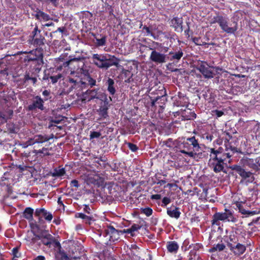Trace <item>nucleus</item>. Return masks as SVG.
<instances>
[{
	"label": "nucleus",
	"mask_w": 260,
	"mask_h": 260,
	"mask_svg": "<svg viewBox=\"0 0 260 260\" xmlns=\"http://www.w3.org/2000/svg\"><path fill=\"white\" fill-rule=\"evenodd\" d=\"M43 63V56L37 58L34 61L31 62L30 64L31 66L33 67V69L37 73H39L42 68V64Z\"/></svg>",
	"instance_id": "nucleus-29"
},
{
	"label": "nucleus",
	"mask_w": 260,
	"mask_h": 260,
	"mask_svg": "<svg viewBox=\"0 0 260 260\" xmlns=\"http://www.w3.org/2000/svg\"><path fill=\"white\" fill-rule=\"evenodd\" d=\"M105 161V160H103L102 159V157H101L99 160H98L96 161V163H97L98 164V168L99 169H103V168H104L105 167V165L106 164L104 163V162H103L102 164H101L100 162V161Z\"/></svg>",
	"instance_id": "nucleus-51"
},
{
	"label": "nucleus",
	"mask_w": 260,
	"mask_h": 260,
	"mask_svg": "<svg viewBox=\"0 0 260 260\" xmlns=\"http://www.w3.org/2000/svg\"><path fill=\"white\" fill-rule=\"evenodd\" d=\"M106 70L113 66L118 67L119 65L120 60L114 55L109 58H107V56L106 55Z\"/></svg>",
	"instance_id": "nucleus-23"
},
{
	"label": "nucleus",
	"mask_w": 260,
	"mask_h": 260,
	"mask_svg": "<svg viewBox=\"0 0 260 260\" xmlns=\"http://www.w3.org/2000/svg\"><path fill=\"white\" fill-rule=\"evenodd\" d=\"M37 154H43L44 155H49L48 149L47 148L43 147L42 149H40L37 151L36 152Z\"/></svg>",
	"instance_id": "nucleus-46"
},
{
	"label": "nucleus",
	"mask_w": 260,
	"mask_h": 260,
	"mask_svg": "<svg viewBox=\"0 0 260 260\" xmlns=\"http://www.w3.org/2000/svg\"><path fill=\"white\" fill-rule=\"evenodd\" d=\"M240 176L242 178L240 182L243 183L245 182L246 184L252 183L255 180L253 173L250 171H246L245 169H244Z\"/></svg>",
	"instance_id": "nucleus-19"
},
{
	"label": "nucleus",
	"mask_w": 260,
	"mask_h": 260,
	"mask_svg": "<svg viewBox=\"0 0 260 260\" xmlns=\"http://www.w3.org/2000/svg\"><path fill=\"white\" fill-rule=\"evenodd\" d=\"M140 229L141 226L138 224H134L130 228L124 230L123 233L130 234L131 236H133L134 234L133 233Z\"/></svg>",
	"instance_id": "nucleus-36"
},
{
	"label": "nucleus",
	"mask_w": 260,
	"mask_h": 260,
	"mask_svg": "<svg viewBox=\"0 0 260 260\" xmlns=\"http://www.w3.org/2000/svg\"><path fill=\"white\" fill-rule=\"evenodd\" d=\"M40 16L44 20H48L49 19V15L47 14L46 13L42 12L40 11Z\"/></svg>",
	"instance_id": "nucleus-59"
},
{
	"label": "nucleus",
	"mask_w": 260,
	"mask_h": 260,
	"mask_svg": "<svg viewBox=\"0 0 260 260\" xmlns=\"http://www.w3.org/2000/svg\"><path fill=\"white\" fill-rule=\"evenodd\" d=\"M212 67H209L205 62H202L198 65V69L206 78H212L214 76V73L211 70Z\"/></svg>",
	"instance_id": "nucleus-14"
},
{
	"label": "nucleus",
	"mask_w": 260,
	"mask_h": 260,
	"mask_svg": "<svg viewBox=\"0 0 260 260\" xmlns=\"http://www.w3.org/2000/svg\"><path fill=\"white\" fill-rule=\"evenodd\" d=\"M42 215L44 217L45 219L49 222L53 219V215L51 213L48 212L46 209H44V212H43Z\"/></svg>",
	"instance_id": "nucleus-37"
},
{
	"label": "nucleus",
	"mask_w": 260,
	"mask_h": 260,
	"mask_svg": "<svg viewBox=\"0 0 260 260\" xmlns=\"http://www.w3.org/2000/svg\"><path fill=\"white\" fill-rule=\"evenodd\" d=\"M202 247V245L200 243H196L193 245V249L192 250H196L197 252V250H199L200 248Z\"/></svg>",
	"instance_id": "nucleus-63"
},
{
	"label": "nucleus",
	"mask_w": 260,
	"mask_h": 260,
	"mask_svg": "<svg viewBox=\"0 0 260 260\" xmlns=\"http://www.w3.org/2000/svg\"><path fill=\"white\" fill-rule=\"evenodd\" d=\"M167 249L168 252L172 253H176L179 249V245L175 241H170L167 243Z\"/></svg>",
	"instance_id": "nucleus-25"
},
{
	"label": "nucleus",
	"mask_w": 260,
	"mask_h": 260,
	"mask_svg": "<svg viewBox=\"0 0 260 260\" xmlns=\"http://www.w3.org/2000/svg\"><path fill=\"white\" fill-rule=\"evenodd\" d=\"M83 211L88 214L90 213L91 209L88 205H85L83 208Z\"/></svg>",
	"instance_id": "nucleus-62"
},
{
	"label": "nucleus",
	"mask_w": 260,
	"mask_h": 260,
	"mask_svg": "<svg viewBox=\"0 0 260 260\" xmlns=\"http://www.w3.org/2000/svg\"><path fill=\"white\" fill-rule=\"evenodd\" d=\"M177 37V35L174 33L172 35L169 34L168 36H166L165 38L167 39L170 40L171 43H173V41H174L175 40V38Z\"/></svg>",
	"instance_id": "nucleus-54"
},
{
	"label": "nucleus",
	"mask_w": 260,
	"mask_h": 260,
	"mask_svg": "<svg viewBox=\"0 0 260 260\" xmlns=\"http://www.w3.org/2000/svg\"><path fill=\"white\" fill-rule=\"evenodd\" d=\"M236 234V233H231L224 241L230 251L234 256L238 257L245 252L247 246L245 244L239 242Z\"/></svg>",
	"instance_id": "nucleus-2"
},
{
	"label": "nucleus",
	"mask_w": 260,
	"mask_h": 260,
	"mask_svg": "<svg viewBox=\"0 0 260 260\" xmlns=\"http://www.w3.org/2000/svg\"><path fill=\"white\" fill-rule=\"evenodd\" d=\"M47 100V98L43 100L39 95L35 96L32 99L31 103L28 105L27 110L28 111H35L39 109L43 111L45 109L44 106V101Z\"/></svg>",
	"instance_id": "nucleus-8"
},
{
	"label": "nucleus",
	"mask_w": 260,
	"mask_h": 260,
	"mask_svg": "<svg viewBox=\"0 0 260 260\" xmlns=\"http://www.w3.org/2000/svg\"><path fill=\"white\" fill-rule=\"evenodd\" d=\"M170 202H171L170 198H169L168 197H164L162 200V206H166L167 205H168Z\"/></svg>",
	"instance_id": "nucleus-56"
},
{
	"label": "nucleus",
	"mask_w": 260,
	"mask_h": 260,
	"mask_svg": "<svg viewBox=\"0 0 260 260\" xmlns=\"http://www.w3.org/2000/svg\"><path fill=\"white\" fill-rule=\"evenodd\" d=\"M183 52L181 48H179L177 51H170L169 55L170 56L171 61L178 62L183 56Z\"/></svg>",
	"instance_id": "nucleus-21"
},
{
	"label": "nucleus",
	"mask_w": 260,
	"mask_h": 260,
	"mask_svg": "<svg viewBox=\"0 0 260 260\" xmlns=\"http://www.w3.org/2000/svg\"><path fill=\"white\" fill-rule=\"evenodd\" d=\"M57 31H59L60 32H61L63 34L67 35V30L66 27H64V26L58 27L57 30L56 31H55L54 32H56Z\"/></svg>",
	"instance_id": "nucleus-52"
},
{
	"label": "nucleus",
	"mask_w": 260,
	"mask_h": 260,
	"mask_svg": "<svg viewBox=\"0 0 260 260\" xmlns=\"http://www.w3.org/2000/svg\"><path fill=\"white\" fill-rule=\"evenodd\" d=\"M117 185L116 184L114 183L110 184L108 187V188L109 189V193L110 194H112V196H115L114 194V191H112V188H113L114 189H115V187H116Z\"/></svg>",
	"instance_id": "nucleus-60"
},
{
	"label": "nucleus",
	"mask_w": 260,
	"mask_h": 260,
	"mask_svg": "<svg viewBox=\"0 0 260 260\" xmlns=\"http://www.w3.org/2000/svg\"><path fill=\"white\" fill-rule=\"evenodd\" d=\"M62 77V75L59 73L55 76H51L49 77V79L51 80V82L54 84L56 83L58 81V80ZM46 79H48L49 78H47Z\"/></svg>",
	"instance_id": "nucleus-42"
},
{
	"label": "nucleus",
	"mask_w": 260,
	"mask_h": 260,
	"mask_svg": "<svg viewBox=\"0 0 260 260\" xmlns=\"http://www.w3.org/2000/svg\"><path fill=\"white\" fill-rule=\"evenodd\" d=\"M33 260H45V258L44 256L39 255L35 258Z\"/></svg>",
	"instance_id": "nucleus-64"
},
{
	"label": "nucleus",
	"mask_w": 260,
	"mask_h": 260,
	"mask_svg": "<svg viewBox=\"0 0 260 260\" xmlns=\"http://www.w3.org/2000/svg\"><path fill=\"white\" fill-rule=\"evenodd\" d=\"M69 82L71 84H73L72 85V87L76 88L77 85L80 84L81 85V78L76 76L75 78L69 77Z\"/></svg>",
	"instance_id": "nucleus-34"
},
{
	"label": "nucleus",
	"mask_w": 260,
	"mask_h": 260,
	"mask_svg": "<svg viewBox=\"0 0 260 260\" xmlns=\"http://www.w3.org/2000/svg\"><path fill=\"white\" fill-rule=\"evenodd\" d=\"M225 160H209V166L213 169V170L215 173H219L220 172H223L224 171V165Z\"/></svg>",
	"instance_id": "nucleus-18"
},
{
	"label": "nucleus",
	"mask_w": 260,
	"mask_h": 260,
	"mask_svg": "<svg viewBox=\"0 0 260 260\" xmlns=\"http://www.w3.org/2000/svg\"><path fill=\"white\" fill-rule=\"evenodd\" d=\"M143 30H145L147 32V35H150L151 36L153 37V38L154 39H156V37L154 36V35L151 32V31L150 29V28L146 25H144L143 27Z\"/></svg>",
	"instance_id": "nucleus-50"
},
{
	"label": "nucleus",
	"mask_w": 260,
	"mask_h": 260,
	"mask_svg": "<svg viewBox=\"0 0 260 260\" xmlns=\"http://www.w3.org/2000/svg\"><path fill=\"white\" fill-rule=\"evenodd\" d=\"M33 213L34 209L32 208L26 207L23 213V216L24 218L31 220L32 219Z\"/></svg>",
	"instance_id": "nucleus-32"
},
{
	"label": "nucleus",
	"mask_w": 260,
	"mask_h": 260,
	"mask_svg": "<svg viewBox=\"0 0 260 260\" xmlns=\"http://www.w3.org/2000/svg\"><path fill=\"white\" fill-rule=\"evenodd\" d=\"M127 146L128 148L132 151V152H136L138 150V147L137 146V145L132 143H127Z\"/></svg>",
	"instance_id": "nucleus-47"
},
{
	"label": "nucleus",
	"mask_w": 260,
	"mask_h": 260,
	"mask_svg": "<svg viewBox=\"0 0 260 260\" xmlns=\"http://www.w3.org/2000/svg\"><path fill=\"white\" fill-rule=\"evenodd\" d=\"M103 235L105 237L109 236V240L111 242H115L119 238V231L111 225L107 226L105 229Z\"/></svg>",
	"instance_id": "nucleus-13"
},
{
	"label": "nucleus",
	"mask_w": 260,
	"mask_h": 260,
	"mask_svg": "<svg viewBox=\"0 0 260 260\" xmlns=\"http://www.w3.org/2000/svg\"><path fill=\"white\" fill-rule=\"evenodd\" d=\"M77 218H80L83 220V221L88 225H90L92 221H94L93 217L84 214L82 213H77L75 215Z\"/></svg>",
	"instance_id": "nucleus-30"
},
{
	"label": "nucleus",
	"mask_w": 260,
	"mask_h": 260,
	"mask_svg": "<svg viewBox=\"0 0 260 260\" xmlns=\"http://www.w3.org/2000/svg\"><path fill=\"white\" fill-rule=\"evenodd\" d=\"M177 151L187 155L190 157L195 158L197 155V151L200 149L198 140L194 136L187 138L176 146Z\"/></svg>",
	"instance_id": "nucleus-1"
},
{
	"label": "nucleus",
	"mask_w": 260,
	"mask_h": 260,
	"mask_svg": "<svg viewBox=\"0 0 260 260\" xmlns=\"http://www.w3.org/2000/svg\"><path fill=\"white\" fill-rule=\"evenodd\" d=\"M93 63L100 69H106V55L93 54L92 56Z\"/></svg>",
	"instance_id": "nucleus-16"
},
{
	"label": "nucleus",
	"mask_w": 260,
	"mask_h": 260,
	"mask_svg": "<svg viewBox=\"0 0 260 260\" xmlns=\"http://www.w3.org/2000/svg\"><path fill=\"white\" fill-rule=\"evenodd\" d=\"M188 260H198L199 256L196 250H190L188 256Z\"/></svg>",
	"instance_id": "nucleus-39"
},
{
	"label": "nucleus",
	"mask_w": 260,
	"mask_h": 260,
	"mask_svg": "<svg viewBox=\"0 0 260 260\" xmlns=\"http://www.w3.org/2000/svg\"><path fill=\"white\" fill-rule=\"evenodd\" d=\"M167 213L170 217L176 219H178L181 214L179 208L173 205L167 208Z\"/></svg>",
	"instance_id": "nucleus-22"
},
{
	"label": "nucleus",
	"mask_w": 260,
	"mask_h": 260,
	"mask_svg": "<svg viewBox=\"0 0 260 260\" xmlns=\"http://www.w3.org/2000/svg\"><path fill=\"white\" fill-rule=\"evenodd\" d=\"M44 208H37L36 209L35 215V216L39 217V222L43 221L40 216L42 215L43 212H44Z\"/></svg>",
	"instance_id": "nucleus-41"
},
{
	"label": "nucleus",
	"mask_w": 260,
	"mask_h": 260,
	"mask_svg": "<svg viewBox=\"0 0 260 260\" xmlns=\"http://www.w3.org/2000/svg\"><path fill=\"white\" fill-rule=\"evenodd\" d=\"M245 164L249 168L254 170L255 172H258L259 169L258 168V165L256 162V159L246 158L244 161Z\"/></svg>",
	"instance_id": "nucleus-28"
},
{
	"label": "nucleus",
	"mask_w": 260,
	"mask_h": 260,
	"mask_svg": "<svg viewBox=\"0 0 260 260\" xmlns=\"http://www.w3.org/2000/svg\"><path fill=\"white\" fill-rule=\"evenodd\" d=\"M215 148V151L218 153H220L221 154H225V149H224L222 147H218L217 148Z\"/></svg>",
	"instance_id": "nucleus-58"
},
{
	"label": "nucleus",
	"mask_w": 260,
	"mask_h": 260,
	"mask_svg": "<svg viewBox=\"0 0 260 260\" xmlns=\"http://www.w3.org/2000/svg\"><path fill=\"white\" fill-rule=\"evenodd\" d=\"M159 91H161L160 95H158L154 99H152V98L150 96V99H151V106L152 107H155L156 104H158V106L161 108L164 107V105H159V101L164 100L165 95H166V91L164 87H162V89L160 90ZM163 105H164V104H163Z\"/></svg>",
	"instance_id": "nucleus-20"
},
{
	"label": "nucleus",
	"mask_w": 260,
	"mask_h": 260,
	"mask_svg": "<svg viewBox=\"0 0 260 260\" xmlns=\"http://www.w3.org/2000/svg\"><path fill=\"white\" fill-rule=\"evenodd\" d=\"M79 186L80 185L79 184L78 181L76 179L72 180L70 183V186L72 187H75L76 188H78L79 187Z\"/></svg>",
	"instance_id": "nucleus-55"
},
{
	"label": "nucleus",
	"mask_w": 260,
	"mask_h": 260,
	"mask_svg": "<svg viewBox=\"0 0 260 260\" xmlns=\"http://www.w3.org/2000/svg\"><path fill=\"white\" fill-rule=\"evenodd\" d=\"M149 50H152L149 59L150 60L156 64H162L167 61L166 55L157 52L152 48L149 47Z\"/></svg>",
	"instance_id": "nucleus-11"
},
{
	"label": "nucleus",
	"mask_w": 260,
	"mask_h": 260,
	"mask_svg": "<svg viewBox=\"0 0 260 260\" xmlns=\"http://www.w3.org/2000/svg\"><path fill=\"white\" fill-rule=\"evenodd\" d=\"M36 238L40 240L41 243L48 248L53 247L60 250L61 245L54 237L49 234L47 231L42 232L40 234L36 235Z\"/></svg>",
	"instance_id": "nucleus-7"
},
{
	"label": "nucleus",
	"mask_w": 260,
	"mask_h": 260,
	"mask_svg": "<svg viewBox=\"0 0 260 260\" xmlns=\"http://www.w3.org/2000/svg\"><path fill=\"white\" fill-rule=\"evenodd\" d=\"M182 17H174L169 22L170 25L175 31L181 32L183 31Z\"/></svg>",
	"instance_id": "nucleus-15"
},
{
	"label": "nucleus",
	"mask_w": 260,
	"mask_h": 260,
	"mask_svg": "<svg viewBox=\"0 0 260 260\" xmlns=\"http://www.w3.org/2000/svg\"><path fill=\"white\" fill-rule=\"evenodd\" d=\"M41 30L39 29L37 25H36L31 34L32 44L36 47H40L45 44V38L41 35Z\"/></svg>",
	"instance_id": "nucleus-10"
},
{
	"label": "nucleus",
	"mask_w": 260,
	"mask_h": 260,
	"mask_svg": "<svg viewBox=\"0 0 260 260\" xmlns=\"http://www.w3.org/2000/svg\"><path fill=\"white\" fill-rule=\"evenodd\" d=\"M225 248V245L223 243H218L214 244L213 246L209 249V252L211 253L216 251H222Z\"/></svg>",
	"instance_id": "nucleus-31"
},
{
	"label": "nucleus",
	"mask_w": 260,
	"mask_h": 260,
	"mask_svg": "<svg viewBox=\"0 0 260 260\" xmlns=\"http://www.w3.org/2000/svg\"><path fill=\"white\" fill-rule=\"evenodd\" d=\"M230 168L232 170L236 171L240 175L244 169L242 168L241 166L238 165H234L230 167Z\"/></svg>",
	"instance_id": "nucleus-40"
},
{
	"label": "nucleus",
	"mask_w": 260,
	"mask_h": 260,
	"mask_svg": "<svg viewBox=\"0 0 260 260\" xmlns=\"http://www.w3.org/2000/svg\"><path fill=\"white\" fill-rule=\"evenodd\" d=\"M189 24V22H186L187 28L184 30V35L187 38H189L190 36L193 33L190 29Z\"/></svg>",
	"instance_id": "nucleus-48"
},
{
	"label": "nucleus",
	"mask_w": 260,
	"mask_h": 260,
	"mask_svg": "<svg viewBox=\"0 0 260 260\" xmlns=\"http://www.w3.org/2000/svg\"><path fill=\"white\" fill-rule=\"evenodd\" d=\"M53 134L51 136L47 135H35L32 139L28 140V145H34L35 143H43L47 142L51 139L53 138Z\"/></svg>",
	"instance_id": "nucleus-17"
},
{
	"label": "nucleus",
	"mask_w": 260,
	"mask_h": 260,
	"mask_svg": "<svg viewBox=\"0 0 260 260\" xmlns=\"http://www.w3.org/2000/svg\"><path fill=\"white\" fill-rule=\"evenodd\" d=\"M99 90V88H97L96 89L88 90L87 92L88 93L90 96L88 100L90 101L93 99H96V101L101 100L102 98H100V96H101V95H102V94H107L104 92H98Z\"/></svg>",
	"instance_id": "nucleus-24"
},
{
	"label": "nucleus",
	"mask_w": 260,
	"mask_h": 260,
	"mask_svg": "<svg viewBox=\"0 0 260 260\" xmlns=\"http://www.w3.org/2000/svg\"><path fill=\"white\" fill-rule=\"evenodd\" d=\"M220 221L235 222L237 221V219L234 216L232 211L225 209L224 212H216L213 214L212 219L211 221L212 226H219L220 224Z\"/></svg>",
	"instance_id": "nucleus-6"
},
{
	"label": "nucleus",
	"mask_w": 260,
	"mask_h": 260,
	"mask_svg": "<svg viewBox=\"0 0 260 260\" xmlns=\"http://www.w3.org/2000/svg\"><path fill=\"white\" fill-rule=\"evenodd\" d=\"M234 204L238 209L239 212L242 214L246 215V217L252 216L260 213V208L253 211H250L248 209L247 203L245 202H235Z\"/></svg>",
	"instance_id": "nucleus-9"
},
{
	"label": "nucleus",
	"mask_w": 260,
	"mask_h": 260,
	"mask_svg": "<svg viewBox=\"0 0 260 260\" xmlns=\"http://www.w3.org/2000/svg\"><path fill=\"white\" fill-rule=\"evenodd\" d=\"M19 247H15L13 248L12 250V255L14 257H20L21 256V253L19 252Z\"/></svg>",
	"instance_id": "nucleus-45"
},
{
	"label": "nucleus",
	"mask_w": 260,
	"mask_h": 260,
	"mask_svg": "<svg viewBox=\"0 0 260 260\" xmlns=\"http://www.w3.org/2000/svg\"><path fill=\"white\" fill-rule=\"evenodd\" d=\"M161 196L159 194H152L151 196V199L152 200H160L161 199Z\"/></svg>",
	"instance_id": "nucleus-61"
},
{
	"label": "nucleus",
	"mask_w": 260,
	"mask_h": 260,
	"mask_svg": "<svg viewBox=\"0 0 260 260\" xmlns=\"http://www.w3.org/2000/svg\"><path fill=\"white\" fill-rule=\"evenodd\" d=\"M115 82L113 79L108 78L106 82V85H107V90L110 95H113L116 93V88L114 86Z\"/></svg>",
	"instance_id": "nucleus-27"
},
{
	"label": "nucleus",
	"mask_w": 260,
	"mask_h": 260,
	"mask_svg": "<svg viewBox=\"0 0 260 260\" xmlns=\"http://www.w3.org/2000/svg\"><path fill=\"white\" fill-rule=\"evenodd\" d=\"M71 62V59L64 62L62 66H60L59 67H57V70H61L62 69V67L66 68V67H69Z\"/></svg>",
	"instance_id": "nucleus-57"
},
{
	"label": "nucleus",
	"mask_w": 260,
	"mask_h": 260,
	"mask_svg": "<svg viewBox=\"0 0 260 260\" xmlns=\"http://www.w3.org/2000/svg\"><path fill=\"white\" fill-rule=\"evenodd\" d=\"M218 23L220 28L227 34H234L238 29V24L237 22L233 23V26L232 24L229 25L228 18L226 17L218 14L214 16L210 22L211 24Z\"/></svg>",
	"instance_id": "nucleus-5"
},
{
	"label": "nucleus",
	"mask_w": 260,
	"mask_h": 260,
	"mask_svg": "<svg viewBox=\"0 0 260 260\" xmlns=\"http://www.w3.org/2000/svg\"><path fill=\"white\" fill-rule=\"evenodd\" d=\"M96 41L98 46H103L106 44V37L105 36H104L101 39H96Z\"/></svg>",
	"instance_id": "nucleus-44"
},
{
	"label": "nucleus",
	"mask_w": 260,
	"mask_h": 260,
	"mask_svg": "<svg viewBox=\"0 0 260 260\" xmlns=\"http://www.w3.org/2000/svg\"><path fill=\"white\" fill-rule=\"evenodd\" d=\"M81 78V85L84 87H92L96 85V80L91 77L88 70H82Z\"/></svg>",
	"instance_id": "nucleus-12"
},
{
	"label": "nucleus",
	"mask_w": 260,
	"mask_h": 260,
	"mask_svg": "<svg viewBox=\"0 0 260 260\" xmlns=\"http://www.w3.org/2000/svg\"><path fill=\"white\" fill-rule=\"evenodd\" d=\"M33 51H31L29 52V54L26 56L24 58V60L25 61H27L28 63L29 62H31L32 61H34L37 58H40L43 56L42 55H37L36 54L32 53Z\"/></svg>",
	"instance_id": "nucleus-35"
},
{
	"label": "nucleus",
	"mask_w": 260,
	"mask_h": 260,
	"mask_svg": "<svg viewBox=\"0 0 260 260\" xmlns=\"http://www.w3.org/2000/svg\"><path fill=\"white\" fill-rule=\"evenodd\" d=\"M225 154H221L215 151V148H209L210 159L209 160H226L227 158H231L235 153L238 152L237 148L231 145L228 140V143H225Z\"/></svg>",
	"instance_id": "nucleus-4"
},
{
	"label": "nucleus",
	"mask_w": 260,
	"mask_h": 260,
	"mask_svg": "<svg viewBox=\"0 0 260 260\" xmlns=\"http://www.w3.org/2000/svg\"><path fill=\"white\" fill-rule=\"evenodd\" d=\"M66 174V170L64 168L59 167L54 169L52 173V176L60 177L63 176Z\"/></svg>",
	"instance_id": "nucleus-33"
},
{
	"label": "nucleus",
	"mask_w": 260,
	"mask_h": 260,
	"mask_svg": "<svg viewBox=\"0 0 260 260\" xmlns=\"http://www.w3.org/2000/svg\"><path fill=\"white\" fill-rule=\"evenodd\" d=\"M100 98H102L101 100L95 101L94 109L99 117L98 120H103L107 119L109 117L108 110L110 107V102L112 101V98L109 96L108 100L107 94H102Z\"/></svg>",
	"instance_id": "nucleus-3"
},
{
	"label": "nucleus",
	"mask_w": 260,
	"mask_h": 260,
	"mask_svg": "<svg viewBox=\"0 0 260 260\" xmlns=\"http://www.w3.org/2000/svg\"><path fill=\"white\" fill-rule=\"evenodd\" d=\"M133 74L128 70L122 69L120 74H119V78L121 80H124L126 83H129L131 81Z\"/></svg>",
	"instance_id": "nucleus-26"
},
{
	"label": "nucleus",
	"mask_w": 260,
	"mask_h": 260,
	"mask_svg": "<svg viewBox=\"0 0 260 260\" xmlns=\"http://www.w3.org/2000/svg\"><path fill=\"white\" fill-rule=\"evenodd\" d=\"M101 135V134L99 132H91L90 134V139H92L94 138H99Z\"/></svg>",
	"instance_id": "nucleus-49"
},
{
	"label": "nucleus",
	"mask_w": 260,
	"mask_h": 260,
	"mask_svg": "<svg viewBox=\"0 0 260 260\" xmlns=\"http://www.w3.org/2000/svg\"><path fill=\"white\" fill-rule=\"evenodd\" d=\"M192 42L197 45L203 46L206 45L207 43L203 42L200 37H194L192 39Z\"/></svg>",
	"instance_id": "nucleus-38"
},
{
	"label": "nucleus",
	"mask_w": 260,
	"mask_h": 260,
	"mask_svg": "<svg viewBox=\"0 0 260 260\" xmlns=\"http://www.w3.org/2000/svg\"><path fill=\"white\" fill-rule=\"evenodd\" d=\"M142 213L149 217L152 214L153 211L151 208L147 207L144 209H142Z\"/></svg>",
	"instance_id": "nucleus-43"
},
{
	"label": "nucleus",
	"mask_w": 260,
	"mask_h": 260,
	"mask_svg": "<svg viewBox=\"0 0 260 260\" xmlns=\"http://www.w3.org/2000/svg\"><path fill=\"white\" fill-rule=\"evenodd\" d=\"M213 115L216 116L217 117H220L224 114L223 112L220 110H215L212 111Z\"/></svg>",
	"instance_id": "nucleus-53"
}]
</instances>
